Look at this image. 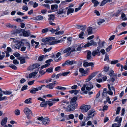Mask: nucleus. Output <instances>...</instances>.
<instances>
[{
  "mask_svg": "<svg viewBox=\"0 0 127 127\" xmlns=\"http://www.w3.org/2000/svg\"><path fill=\"white\" fill-rule=\"evenodd\" d=\"M93 85L92 84V82H90L86 83V84H84L83 86L81 88V90L84 91V93L87 94L88 92L85 91V88H86V89L88 91H90L91 89L93 88Z\"/></svg>",
  "mask_w": 127,
  "mask_h": 127,
  "instance_id": "nucleus-1",
  "label": "nucleus"
},
{
  "mask_svg": "<svg viewBox=\"0 0 127 127\" xmlns=\"http://www.w3.org/2000/svg\"><path fill=\"white\" fill-rule=\"evenodd\" d=\"M37 119L41 121L43 124L45 125H49L50 122V120L47 117L43 118V117H41L38 118Z\"/></svg>",
  "mask_w": 127,
  "mask_h": 127,
  "instance_id": "nucleus-2",
  "label": "nucleus"
},
{
  "mask_svg": "<svg viewBox=\"0 0 127 127\" xmlns=\"http://www.w3.org/2000/svg\"><path fill=\"white\" fill-rule=\"evenodd\" d=\"M75 51L76 50L75 48L69 47L64 50L63 52V53H65L67 52L66 54V56H69L72 52Z\"/></svg>",
  "mask_w": 127,
  "mask_h": 127,
  "instance_id": "nucleus-3",
  "label": "nucleus"
},
{
  "mask_svg": "<svg viewBox=\"0 0 127 127\" xmlns=\"http://www.w3.org/2000/svg\"><path fill=\"white\" fill-rule=\"evenodd\" d=\"M108 73L111 77L112 76L110 80H111L113 82H114L115 79H117V74H114V71L112 70H110Z\"/></svg>",
  "mask_w": 127,
  "mask_h": 127,
  "instance_id": "nucleus-4",
  "label": "nucleus"
},
{
  "mask_svg": "<svg viewBox=\"0 0 127 127\" xmlns=\"http://www.w3.org/2000/svg\"><path fill=\"white\" fill-rule=\"evenodd\" d=\"M24 112L25 114L27 115V118L29 119L32 115V113L31 110L27 107L24 109Z\"/></svg>",
  "mask_w": 127,
  "mask_h": 127,
  "instance_id": "nucleus-5",
  "label": "nucleus"
},
{
  "mask_svg": "<svg viewBox=\"0 0 127 127\" xmlns=\"http://www.w3.org/2000/svg\"><path fill=\"white\" fill-rule=\"evenodd\" d=\"M92 45L96 47L97 46V43L96 42H95L93 40H91L90 42H88L87 43L85 44L82 47L86 48Z\"/></svg>",
  "mask_w": 127,
  "mask_h": 127,
  "instance_id": "nucleus-6",
  "label": "nucleus"
},
{
  "mask_svg": "<svg viewBox=\"0 0 127 127\" xmlns=\"http://www.w3.org/2000/svg\"><path fill=\"white\" fill-rule=\"evenodd\" d=\"M76 106L72 105L70 104V105H68L67 107L64 105V108L65 109V110L67 112L73 111L74 110Z\"/></svg>",
  "mask_w": 127,
  "mask_h": 127,
  "instance_id": "nucleus-7",
  "label": "nucleus"
},
{
  "mask_svg": "<svg viewBox=\"0 0 127 127\" xmlns=\"http://www.w3.org/2000/svg\"><path fill=\"white\" fill-rule=\"evenodd\" d=\"M91 106L89 105H86L84 106H82L81 107L80 109L82 111L84 112H85L90 109Z\"/></svg>",
  "mask_w": 127,
  "mask_h": 127,
  "instance_id": "nucleus-8",
  "label": "nucleus"
},
{
  "mask_svg": "<svg viewBox=\"0 0 127 127\" xmlns=\"http://www.w3.org/2000/svg\"><path fill=\"white\" fill-rule=\"evenodd\" d=\"M58 84L57 82L56 81L52 83H49L48 85L46 86L45 87L46 88L50 89H53L55 86V85Z\"/></svg>",
  "mask_w": 127,
  "mask_h": 127,
  "instance_id": "nucleus-9",
  "label": "nucleus"
},
{
  "mask_svg": "<svg viewBox=\"0 0 127 127\" xmlns=\"http://www.w3.org/2000/svg\"><path fill=\"white\" fill-rule=\"evenodd\" d=\"M101 47L100 46H98L97 47V49L93 51L92 52V55L94 57L96 55H97L98 56H99L100 55V50Z\"/></svg>",
  "mask_w": 127,
  "mask_h": 127,
  "instance_id": "nucleus-10",
  "label": "nucleus"
},
{
  "mask_svg": "<svg viewBox=\"0 0 127 127\" xmlns=\"http://www.w3.org/2000/svg\"><path fill=\"white\" fill-rule=\"evenodd\" d=\"M101 47L100 46H98L97 47V49L93 51L92 52V55L94 57L96 55H97L98 56H99L100 55V50Z\"/></svg>",
  "mask_w": 127,
  "mask_h": 127,
  "instance_id": "nucleus-11",
  "label": "nucleus"
},
{
  "mask_svg": "<svg viewBox=\"0 0 127 127\" xmlns=\"http://www.w3.org/2000/svg\"><path fill=\"white\" fill-rule=\"evenodd\" d=\"M77 97H74L70 101V104L76 107L78 105L76 103V101L77 100Z\"/></svg>",
  "mask_w": 127,
  "mask_h": 127,
  "instance_id": "nucleus-12",
  "label": "nucleus"
},
{
  "mask_svg": "<svg viewBox=\"0 0 127 127\" xmlns=\"http://www.w3.org/2000/svg\"><path fill=\"white\" fill-rule=\"evenodd\" d=\"M40 66L39 64L36 63L31 65L28 68V70H32L35 68H38Z\"/></svg>",
  "mask_w": 127,
  "mask_h": 127,
  "instance_id": "nucleus-13",
  "label": "nucleus"
},
{
  "mask_svg": "<svg viewBox=\"0 0 127 127\" xmlns=\"http://www.w3.org/2000/svg\"><path fill=\"white\" fill-rule=\"evenodd\" d=\"M83 66L85 67H87L89 66H91L93 67L94 66V64L93 63H89L87 62L86 61H84V62L83 64Z\"/></svg>",
  "mask_w": 127,
  "mask_h": 127,
  "instance_id": "nucleus-14",
  "label": "nucleus"
},
{
  "mask_svg": "<svg viewBox=\"0 0 127 127\" xmlns=\"http://www.w3.org/2000/svg\"><path fill=\"white\" fill-rule=\"evenodd\" d=\"M95 112V110L93 109H91L88 112L87 118H90L93 117L94 116V114H92Z\"/></svg>",
  "mask_w": 127,
  "mask_h": 127,
  "instance_id": "nucleus-15",
  "label": "nucleus"
},
{
  "mask_svg": "<svg viewBox=\"0 0 127 127\" xmlns=\"http://www.w3.org/2000/svg\"><path fill=\"white\" fill-rule=\"evenodd\" d=\"M55 38L54 37H51L49 38H43L42 40V42H49L51 40H54Z\"/></svg>",
  "mask_w": 127,
  "mask_h": 127,
  "instance_id": "nucleus-16",
  "label": "nucleus"
},
{
  "mask_svg": "<svg viewBox=\"0 0 127 127\" xmlns=\"http://www.w3.org/2000/svg\"><path fill=\"white\" fill-rule=\"evenodd\" d=\"M66 10H65L64 9H60L59 11L57 12V14H65L66 12V10L67 9V8H66Z\"/></svg>",
  "mask_w": 127,
  "mask_h": 127,
  "instance_id": "nucleus-17",
  "label": "nucleus"
},
{
  "mask_svg": "<svg viewBox=\"0 0 127 127\" xmlns=\"http://www.w3.org/2000/svg\"><path fill=\"white\" fill-rule=\"evenodd\" d=\"M79 71L80 72L83 74V75H86L88 74V73L87 71H85L83 68H80Z\"/></svg>",
  "mask_w": 127,
  "mask_h": 127,
  "instance_id": "nucleus-18",
  "label": "nucleus"
},
{
  "mask_svg": "<svg viewBox=\"0 0 127 127\" xmlns=\"http://www.w3.org/2000/svg\"><path fill=\"white\" fill-rule=\"evenodd\" d=\"M112 1V0H103L101 2L100 4V6H103L108 2H110Z\"/></svg>",
  "mask_w": 127,
  "mask_h": 127,
  "instance_id": "nucleus-19",
  "label": "nucleus"
},
{
  "mask_svg": "<svg viewBox=\"0 0 127 127\" xmlns=\"http://www.w3.org/2000/svg\"><path fill=\"white\" fill-rule=\"evenodd\" d=\"M55 15L51 14L48 15V19L49 20L54 21L55 19Z\"/></svg>",
  "mask_w": 127,
  "mask_h": 127,
  "instance_id": "nucleus-20",
  "label": "nucleus"
},
{
  "mask_svg": "<svg viewBox=\"0 0 127 127\" xmlns=\"http://www.w3.org/2000/svg\"><path fill=\"white\" fill-rule=\"evenodd\" d=\"M23 34L24 36L27 37L30 35V33L29 31H26L24 30L23 32Z\"/></svg>",
  "mask_w": 127,
  "mask_h": 127,
  "instance_id": "nucleus-21",
  "label": "nucleus"
},
{
  "mask_svg": "<svg viewBox=\"0 0 127 127\" xmlns=\"http://www.w3.org/2000/svg\"><path fill=\"white\" fill-rule=\"evenodd\" d=\"M38 71H37V72L35 71L30 73L29 75V77L30 78H32L33 76H35L38 73Z\"/></svg>",
  "mask_w": 127,
  "mask_h": 127,
  "instance_id": "nucleus-22",
  "label": "nucleus"
},
{
  "mask_svg": "<svg viewBox=\"0 0 127 127\" xmlns=\"http://www.w3.org/2000/svg\"><path fill=\"white\" fill-rule=\"evenodd\" d=\"M92 53L91 51H89L87 52V59L90 60L91 58Z\"/></svg>",
  "mask_w": 127,
  "mask_h": 127,
  "instance_id": "nucleus-23",
  "label": "nucleus"
},
{
  "mask_svg": "<svg viewBox=\"0 0 127 127\" xmlns=\"http://www.w3.org/2000/svg\"><path fill=\"white\" fill-rule=\"evenodd\" d=\"M7 120V117H5L3 119L1 123V125L2 126H3L6 123Z\"/></svg>",
  "mask_w": 127,
  "mask_h": 127,
  "instance_id": "nucleus-24",
  "label": "nucleus"
},
{
  "mask_svg": "<svg viewBox=\"0 0 127 127\" xmlns=\"http://www.w3.org/2000/svg\"><path fill=\"white\" fill-rule=\"evenodd\" d=\"M88 34H91L93 33L92 28L91 27H89L87 30Z\"/></svg>",
  "mask_w": 127,
  "mask_h": 127,
  "instance_id": "nucleus-25",
  "label": "nucleus"
},
{
  "mask_svg": "<svg viewBox=\"0 0 127 127\" xmlns=\"http://www.w3.org/2000/svg\"><path fill=\"white\" fill-rule=\"evenodd\" d=\"M6 26L10 28H17L16 26H15L14 25H11L10 23H8L6 25Z\"/></svg>",
  "mask_w": 127,
  "mask_h": 127,
  "instance_id": "nucleus-26",
  "label": "nucleus"
},
{
  "mask_svg": "<svg viewBox=\"0 0 127 127\" xmlns=\"http://www.w3.org/2000/svg\"><path fill=\"white\" fill-rule=\"evenodd\" d=\"M75 63V62L73 61H70L69 60H67L66 61V65H71Z\"/></svg>",
  "mask_w": 127,
  "mask_h": 127,
  "instance_id": "nucleus-27",
  "label": "nucleus"
},
{
  "mask_svg": "<svg viewBox=\"0 0 127 127\" xmlns=\"http://www.w3.org/2000/svg\"><path fill=\"white\" fill-rule=\"evenodd\" d=\"M69 103V102L68 101H67L64 100L62 101L61 102V104L63 105V107L64 105H65V106H66V105L68 104Z\"/></svg>",
  "mask_w": 127,
  "mask_h": 127,
  "instance_id": "nucleus-28",
  "label": "nucleus"
},
{
  "mask_svg": "<svg viewBox=\"0 0 127 127\" xmlns=\"http://www.w3.org/2000/svg\"><path fill=\"white\" fill-rule=\"evenodd\" d=\"M74 10V9L73 8H69L68 9L67 11V14L68 15L69 14L73 13Z\"/></svg>",
  "mask_w": 127,
  "mask_h": 127,
  "instance_id": "nucleus-29",
  "label": "nucleus"
},
{
  "mask_svg": "<svg viewBox=\"0 0 127 127\" xmlns=\"http://www.w3.org/2000/svg\"><path fill=\"white\" fill-rule=\"evenodd\" d=\"M32 99L31 98H29L26 99L24 101V102L26 104L31 103L32 102Z\"/></svg>",
  "mask_w": 127,
  "mask_h": 127,
  "instance_id": "nucleus-30",
  "label": "nucleus"
},
{
  "mask_svg": "<svg viewBox=\"0 0 127 127\" xmlns=\"http://www.w3.org/2000/svg\"><path fill=\"white\" fill-rule=\"evenodd\" d=\"M58 8V5L57 4H55L51 5V8L52 10L56 9Z\"/></svg>",
  "mask_w": 127,
  "mask_h": 127,
  "instance_id": "nucleus-31",
  "label": "nucleus"
},
{
  "mask_svg": "<svg viewBox=\"0 0 127 127\" xmlns=\"http://www.w3.org/2000/svg\"><path fill=\"white\" fill-rule=\"evenodd\" d=\"M37 91H38L37 89L34 88L32 90H31L30 92L32 94H35L36 92Z\"/></svg>",
  "mask_w": 127,
  "mask_h": 127,
  "instance_id": "nucleus-32",
  "label": "nucleus"
},
{
  "mask_svg": "<svg viewBox=\"0 0 127 127\" xmlns=\"http://www.w3.org/2000/svg\"><path fill=\"white\" fill-rule=\"evenodd\" d=\"M105 20L103 19H101L99 20V21L97 22V24L98 25H100L102 23L104 22Z\"/></svg>",
  "mask_w": 127,
  "mask_h": 127,
  "instance_id": "nucleus-33",
  "label": "nucleus"
},
{
  "mask_svg": "<svg viewBox=\"0 0 127 127\" xmlns=\"http://www.w3.org/2000/svg\"><path fill=\"white\" fill-rule=\"evenodd\" d=\"M56 88L62 90H65L66 89V88L60 86H57L56 87Z\"/></svg>",
  "mask_w": 127,
  "mask_h": 127,
  "instance_id": "nucleus-34",
  "label": "nucleus"
},
{
  "mask_svg": "<svg viewBox=\"0 0 127 127\" xmlns=\"http://www.w3.org/2000/svg\"><path fill=\"white\" fill-rule=\"evenodd\" d=\"M9 66L14 70H16L17 68V67L16 66L13 64H11Z\"/></svg>",
  "mask_w": 127,
  "mask_h": 127,
  "instance_id": "nucleus-35",
  "label": "nucleus"
},
{
  "mask_svg": "<svg viewBox=\"0 0 127 127\" xmlns=\"http://www.w3.org/2000/svg\"><path fill=\"white\" fill-rule=\"evenodd\" d=\"M11 92H10L8 91H3V93L5 95H10L12 93Z\"/></svg>",
  "mask_w": 127,
  "mask_h": 127,
  "instance_id": "nucleus-36",
  "label": "nucleus"
},
{
  "mask_svg": "<svg viewBox=\"0 0 127 127\" xmlns=\"http://www.w3.org/2000/svg\"><path fill=\"white\" fill-rule=\"evenodd\" d=\"M112 45H111L108 46V47L106 49V50L107 52H109L112 49Z\"/></svg>",
  "mask_w": 127,
  "mask_h": 127,
  "instance_id": "nucleus-37",
  "label": "nucleus"
},
{
  "mask_svg": "<svg viewBox=\"0 0 127 127\" xmlns=\"http://www.w3.org/2000/svg\"><path fill=\"white\" fill-rule=\"evenodd\" d=\"M80 29L83 31H85L86 29V26L84 25H81Z\"/></svg>",
  "mask_w": 127,
  "mask_h": 127,
  "instance_id": "nucleus-38",
  "label": "nucleus"
},
{
  "mask_svg": "<svg viewBox=\"0 0 127 127\" xmlns=\"http://www.w3.org/2000/svg\"><path fill=\"white\" fill-rule=\"evenodd\" d=\"M119 62L117 60L112 61L111 62V64H115Z\"/></svg>",
  "mask_w": 127,
  "mask_h": 127,
  "instance_id": "nucleus-39",
  "label": "nucleus"
},
{
  "mask_svg": "<svg viewBox=\"0 0 127 127\" xmlns=\"http://www.w3.org/2000/svg\"><path fill=\"white\" fill-rule=\"evenodd\" d=\"M15 46L16 48L18 49H19L21 46V45L20 43H18L16 44Z\"/></svg>",
  "mask_w": 127,
  "mask_h": 127,
  "instance_id": "nucleus-40",
  "label": "nucleus"
},
{
  "mask_svg": "<svg viewBox=\"0 0 127 127\" xmlns=\"http://www.w3.org/2000/svg\"><path fill=\"white\" fill-rule=\"evenodd\" d=\"M109 67L108 66H105L104 68L103 71L105 72H107L109 70Z\"/></svg>",
  "mask_w": 127,
  "mask_h": 127,
  "instance_id": "nucleus-41",
  "label": "nucleus"
},
{
  "mask_svg": "<svg viewBox=\"0 0 127 127\" xmlns=\"http://www.w3.org/2000/svg\"><path fill=\"white\" fill-rule=\"evenodd\" d=\"M121 17L122 19L124 20H126L127 18L126 17V15L124 13H122L121 14Z\"/></svg>",
  "mask_w": 127,
  "mask_h": 127,
  "instance_id": "nucleus-42",
  "label": "nucleus"
},
{
  "mask_svg": "<svg viewBox=\"0 0 127 127\" xmlns=\"http://www.w3.org/2000/svg\"><path fill=\"white\" fill-rule=\"evenodd\" d=\"M84 34V32L82 31L80 33L79 35V37L81 38H84V37H83Z\"/></svg>",
  "mask_w": 127,
  "mask_h": 127,
  "instance_id": "nucleus-43",
  "label": "nucleus"
},
{
  "mask_svg": "<svg viewBox=\"0 0 127 127\" xmlns=\"http://www.w3.org/2000/svg\"><path fill=\"white\" fill-rule=\"evenodd\" d=\"M64 32L63 31H60L58 32H56L55 33V34L56 35L62 34L64 33Z\"/></svg>",
  "mask_w": 127,
  "mask_h": 127,
  "instance_id": "nucleus-44",
  "label": "nucleus"
},
{
  "mask_svg": "<svg viewBox=\"0 0 127 127\" xmlns=\"http://www.w3.org/2000/svg\"><path fill=\"white\" fill-rule=\"evenodd\" d=\"M52 49V48L50 47L48 49H47L46 48H44L43 50L44 51L45 53H46L47 52H49Z\"/></svg>",
  "mask_w": 127,
  "mask_h": 127,
  "instance_id": "nucleus-45",
  "label": "nucleus"
},
{
  "mask_svg": "<svg viewBox=\"0 0 127 127\" xmlns=\"http://www.w3.org/2000/svg\"><path fill=\"white\" fill-rule=\"evenodd\" d=\"M53 68L52 67H50L46 70V71L48 72H52Z\"/></svg>",
  "mask_w": 127,
  "mask_h": 127,
  "instance_id": "nucleus-46",
  "label": "nucleus"
},
{
  "mask_svg": "<svg viewBox=\"0 0 127 127\" xmlns=\"http://www.w3.org/2000/svg\"><path fill=\"white\" fill-rule=\"evenodd\" d=\"M104 61H106L109 60V56L107 54L105 55V58L104 59Z\"/></svg>",
  "mask_w": 127,
  "mask_h": 127,
  "instance_id": "nucleus-47",
  "label": "nucleus"
},
{
  "mask_svg": "<svg viewBox=\"0 0 127 127\" xmlns=\"http://www.w3.org/2000/svg\"><path fill=\"white\" fill-rule=\"evenodd\" d=\"M50 65V64L49 63L47 64L44 65L42 66L41 67V69H43L44 68L46 67L47 66H49Z\"/></svg>",
  "mask_w": 127,
  "mask_h": 127,
  "instance_id": "nucleus-48",
  "label": "nucleus"
},
{
  "mask_svg": "<svg viewBox=\"0 0 127 127\" xmlns=\"http://www.w3.org/2000/svg\"><path fill=\"white\" fill-rule=\"evenodd\" d=\"M49 30L48 28H45L42 30V32L43 33L49 31Z\"/></svg>",
  "mask_w": 127,
  "mask_h": 127,
  "instance_id": "nucleus-49",
  "label": "nucleus"
},
{
  "mask_svg": "<svg viewBox=\"0 0 127 127\" xmlns=\"http://www.w3.org/2000/svg\"><path fill=\"white\" fill-rule=\"evenodd\" d=\"M100 53H101L102 55H104L105 53V50L103 49H102L100 51Z\"/></svg>",
  "mask_w": 127,
  "mask_h": 127,
  "instance_id": "nucleus-50",
  "label": "nucleus"
},
{
  "mask_svg": "<svg viewBox=\"0 0 127 127\" xmlns=\"http://www.w3.org/2000/svg\"><path fill=\"white\" fill-rule=\"evenodd\" d=\"M28 86L27 85H24L22 87L21 90L22 91H23L27 88Z\"/></svg>",
  "mask_w": 127,
  "mask_h": 127,
  "instance_id": "nucleus-51",
  "label": "nucleus"
},
{
  "mask_svg": "<svg viewBox=\"0 0 127 127\" xmlns=\"http://www.w3.org/2000/svg\"><path fill=\"white\" fill-rule=\"evenodd\" d=\"M15 114L17 115H19L20 114V111L18 109H17L15 111Z\"/></svg>",
  "mask_w": 127,
  "mask_h": 127,
  "instance_id": "nucleus-52",
  "label": "nucleus"
},
{
  "mask_svg": "<svg viewBox=\"0 0 127 127\" xmlns=\"http://www.w3.org/2000/svg\"><path fill=\"white\" fill-rule=\"evenodd\" d=\"M121 109V108L120 107H118L116 111V114H118L119 113V112Z\"/></svg>",
  "mask_w": 127,
  "mask_h": 127,
  "instance_id": "nucleus-53",
  "label": "nucleus"
},
{
  "mask_svg": "<svg viewBox=\"0 0 127 127\" xmlns=\"http://www.w3.org/2000/svg\"><path fill=\"white\" fill-rule=\"evenodd\" d=\"M37 17L38 20H41L43 18V17L41 15H38L37 16Z\"/></svg>",
  "mask_w": 127,
  "mask_h": 127,
  "instance_id": "nucleus-54",
  "label": "nucleus"
},
{
  "mask_svg": "<svg viewBox=\"0 0 127 127\" xmlns=\"http://www.w3.org/2000/svg\"><path fill=\"white\" fill-rule=\"evenodd\" d=\"M69 118L70 119H73L74 118V116L72 114H70L68 115Z\"/></svg>",
  "mask_w": 127,
  "mask_h": 127,
  "instance_id": "nucleus-55",
  "label": "nucleus"
},
{
  "mask_svg": "<svg viewBox=\"0 0 127 127\" xmlns=\"http://www.w3.org/2000/svg\"><path fill=\"white\" fill-rule=\"evenodd\" d=\"M123 27L122 25H120L118 26L117 27V29H118L119 31H120V30H121L122 28Z\"/></svg>",
  "mask_w": 127,
  "mask_h": 127,
  "instance_id": "nucleus-56",
  "label": "nucleus"
},
{
  "mask_svg": "<svg viewBox=\"0 0 127 127\" xmlns=\"http://www.w3.org/2000/svg\"><path fill=\"white\" fill-rule=\"evenodd\" d=\"M22 9L23 10L27 11L28 9V7L27 6L24 5L23 6Z\"/></svg>",
  "mask_w": 127,
  "mask_h": 127,
  "instance_id": "nucleus-57",
  "label": "nucleus"
},
{
  "mask_svg": "<svg viewBox=\"0 0 127 127\" xmlns=\"http://www.w3.org/2000/svg\"><path fill=\"white\" fill-rule=\"evenodd\" d=\"M67 40L68 43H69L70 44L72 40V38L71 37H68L67 38Z\"/></svg>",
  "mask_w": 127,
  "mask_h": 127,
  "instance_id": "nucleus-58",
  "label": "nucleus"
},
{
  "mask_svg": "<svg viewBox=\"0 0 127 127\" xmlns=\"http://www.w3.org/2000/svg\"><path fill=\"white\" fill-rule=\"evenodd\" d=\"M26 80L24 78H22L20 81V83L22 84L25 82Z\"/></svg>",
  "mask_w": 127,
  "mask_h": 127,
  "instance_id": "nucleus-59",
  "label": "nucleus"
},
{
  "mask_svg": "<svg viewBox=\"0 0 127 127\" xmlns=\"http://www.w3.org/2000/svg\"><path fill=\"white\" fill-rule=\"evenodd\" d=\"M53 103H55V102L53 101H49L48 105L49 106H51L53 105Z\"/></svg>",
  "mask_w": 127,
  "mask_h": 127,
  "instance_id": "nucleus-60",
  "label": "nucleus"
},
{
  "mask_svg": "<svg viewBox=\"0 0 127 127\" xmlns=\"http://www.w3.org/2000/svg\"><path fill=\"white\" fill-rule=\"evenodd\" d=\"M13 63L15 65L18 64H19V62L16 60H14L13 61Z\"/></svg>",
  "mask_w": 127,
  "mask_h": 127,
  "instance_id": "nucleus-61",
  "label": "nucleus"
},
{
  "mask_svg": "<svg viewBox=\"0 0 127 127\" xmlns=\"http://www.w3.org/2000/svg\"><path fill=\"white\" fill-rule=\"evenodd\" d=\"M50 100L53 101V102H55V101H59V98H55L54 99H50Z\"/></svg>",
  "mask_w": 127,
  "mask_h": 127,
  "instance_id": "nucleus-62",
  "label": "nucleus"
},
{
  "mask_svg": "<svg viewBox=\"0 0 127 127\" xmlns=\"http://www.w3.org/2000/svg\"><path fill=\"white\" fill-rule=\"evenodd\" d=\"M70 72L69 71L63 73H62V75L63 76H66L67 74H68Z\"/></svg>",
  "mask_w": 127,
  "mask_h": 127,
  "instance_id": "nucleus-63",
  "label": "nucleus"
},
{
  "mask_svg": "<svg viewBox=\"0 0 127 127\" xmlns=\"http://www.w3.org/2000/svg\"><path fill=\"white\" fill-rule=\"evenodd\" d=\"M80 125L82 126H85L86 125V123L85 122L81 121L80 123Z\"/></svg>",
  "mask_w": 127,
  "mask_h": 127,
  "instance_id": "nucleus-64",
  "label": "nucleus"
}]
</instances>
